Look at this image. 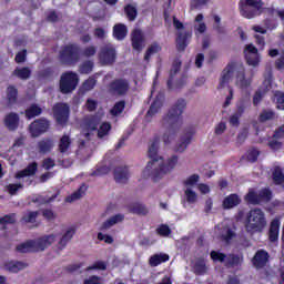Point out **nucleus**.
<instances>
[{
    "mask_svg": "<svg viewBox=\"0 0 284 284\" xmlns=\"http://www.w3.org/2000/svg\"><path fill=\"white\" fill-rule=\"evenodd\" d=\"M244 227L248 234H261L267 227V219L263 210L255 207L246 213Z\"/></svg>",
    "mask_w": 284,
    "mask_h": 284,
    "instance_id": "1",
    "label": "nucleus"
},
{
    "mask_svg": "<svg viewBox=\"0 0 284 284\" xmlns=\"http://www.w3.org/2000/svg\"><path fill=\"white\" fill-rule=\"evenodd\" d=\"M185 110V100H179L178 103L169 111V114L164 115L161 120L162 128H181L183 121L181 114Z\"/></svg>",
    "mask_w": 284,
    "mask_h": 284,
    "instance_id": "2",
    "label": "nucleus"
},
{
    "mask_svg": "<svg viewBox=\"0 0 284 284\" xmlns=\"http://www.w3.org/2000/svg\"><path fill=\"white\" fill-rule=\"evenodd\" d=\"M240 14L244 19H254L263 12V1L261 0H241L239 2Z\"/></svg>",
    "mask_w": 284,
    "mask_h": 284,
    "instance_id": "3",
    "label": "nucleus"
},
{
    "mask_svg": "<svg viewBox=\"0 0 284 284\" xmlns=\"http://www.w3.org/2000/svg\"><path fill=\"white\" fill-rule=\"evenodd\" d=\"M59 59L64 65H72L81 59V48L77 43L65 44L59 52Z\"/></svg>",
    "mask_w": 284,
    "mask_h": 284,
    "instance_id": "4",
    "label": "nucleus"
},
{
    "mask_svg": "<svg viewBox=\"0 0 284 284\" xmlns=\"http://www.w3.org/2000/svg\"><path fill=\"white\" fill-rule=\"evenodd\" d=\"M77 85H79V75L77 73H64L60 78V92L62 94H70L77 90Z\"/></svg>",
    "mask_w": 284,
    "mask_h": 284,
    "instance_id": "5",
    "label": "nucleus"
},
{
    "mask_svg": "<svg viewBox=\"0 0 284 284\" xmlns=\"http://www.w3.org/2000/svg\"><path fill=\"white\" fill-rule=\"evenodd\" d=\"M158 164L160 169L156 172V176H162V179H164L172 172V170H174V168H176V165H179V155H172L166 161H163V158H160Z\"/></svg>",
    "mask_w": 284,
    "mask_h": 284,
    "instance_id": "6",
    "label": "nucleus"
},
{
    "mask_svg": "<svg viewBox=\"0 0 284 284\" xmlns=\"http://www.w3.org/2000/svg\"><path fill=\"white\" fill-rule=\"evenodd\" d=\"M272 192L267 189L262 190L258 194L254 190H250L245 195L246 203L251 205H258V203H265L271 201Z\"/></svg>",
    "mask_w": 284,
    "mask_h": 284,
    "instance_id": "7",
    "label": "nucleus"
},
{
    "mask_svg": "<svg viewBox=\"0 0 284 284\" xmlns=\"http://www.w3.org/2000/svg\"><path fill=\"white\" fill-rule=\"evenodd\" d=\"M100 63L102 65H112L116 61V49L112 44H104L99 52Z\"/></svg>",
    "mask_w": 284,
    "mask_h": 284,
    "instance_id": "8",
    "label": "nucleus"
},
{
    "mask_svg": "<svg viewBox=\"0 0 284 284\" xmlns=\"http://www.w3.org/2000/svg\"><path fill=\"white\" fill-rule=\"evenodd\" d=\"M50 130V122L45 119H38L29 125V132L33 139Z\"/></svg>",
    "mask_w": 284,
    "mask_h": 284,
    "instance_id": "9",
    "label": "nucleus"
},
{
    "mask_svg": "<svg viewBox=\"0 0 284 284\" xmlns=\"http://www.w3.org/2000/svg\"><path fill=\"white\" fill-rule=\"evenodd\" d=\"M53 115L60 125H64L70 119V106L65 103L55 104L53 106Z\"/></svg>",
    "mask_w": 284,
    "mask_h": 284,
    "instance_id": "10",
    "label": "nucleus"
},
{
    "mask_svg": "<svg viewBox=\"0 0 284 284\" xmlns=\"http://www.w3.org/2000/svg\"><path fill=\"white\" fill-rule=\"evenodd\" d=\"M244 55L246 59V63L252 65L253 68H257L258 63H261V58L258 57V49L254 47V44H246L244 47Z\"/></svg>",
    "mask_w": 284,
    "mask_h": 284,
    "instance_id": "11",
    "label": "nucleus"
},
{
    "mask_svg": "<svg viewBox=\"0 0 284 284\" xmlns=\"http://www.w3.org/2000/svg\"><path fill=\"white\" fill-rule=\"evenodd\" d=\"M159 161L158 160H151L148 162L146 166L142 171V179H150V176L153 179V181H161L163 176H156V172H159Z\"/></svg>",
    "mask_w": 284,
    "mask_h": 284,
    "instance_id": "12",
    "label": "nucleus"
},
{
    "mask_svg": "<svg viewBox=\"0 0 284 284\" xmlns=\"http://www.w3.org/2000/svg\"><path fill=\"white\" fill-rule=\"evenodd\" d=\"M99 123H101V115L87 116L83 122L84 136L88 138V136H90L91 132H95L97 128H99Z\"/></svg>",
    "mask_w": 284,
    "mask_h": 284,
    "instance_id": "13",
    "label": "nucleus"
},
{
    "mask_svg": "<svg viewBox=\"0 0 284 284\" xmlns=\"http://www.w3.org/2000/svg\"><path fill=\"white\" fill-rule=\"evenodd\" d=\"M21 121V118L14 112L7 113L3 118V125L7 128V130H10V132H17L19 130V122Z\"/></svg>",
    "mask_w": 284,
    "mask_h": 284,
    "instance_id": "14",
    "label": "nucleus"
},
{
    "mask_svg": "<svg viewBox=\"0 0 284 284\" xmlns=\"http://www.w3.org/2000/svg\"><path fill=\"white\" fill-rule=\"evenodd\" d=\"M58 239H59V233H51L40 237L39 240L36 241L38 245V252H43V250H45L47 247H50V245L55 243Z\"/></svg>",
    "mask_w": 284,
    "mask_h": 284,
    "instance_id": "15",
    "label": "nucleus"
},
{
    "mask_svg": "<svg viewBox=\"0 0 284 284\" xmlns=\"http://www.w3.org/2000/svg\"><path fill=\"white\" fill-rule=\"evenodd\" d=\"M267 261H270V254H267V251L260 250L253 257V265L257 270H261V267H265V265H267Z\"/></svg>",
    "mask_w": 284,
    "mask_h": 284,
    "instance_id": "16",
    "label": "nucleus"
},
{
    "mask_svg": "<svg viewBox=\"0 0 284 284\" xmlns=\"http://www.w3.org/2000/svg\"><path fill=\"white\" fill-rule=\"evenodd\" d=\"M236 85L241 89L250 88L252 85V72H239L236 73Z\"/></svg>",
    "mask_w": 284,
    "mask_h": 284,
    "instance_id": "17",
    "label": "nucleus"
},
{
    "mask_svg": "<svg viewBox=\"0 0 284 284\" xmlns=\"http://www.w3.org/2000/svg\"><path fill=\"white\" fill-rule=\"evenodd\" d=\"M74 234H77V227L70 226L69 229H67V231L58 242V250H64L65 245H68V243H70V241H72V239L74 237Z\"/></svg>",
    "mask_w": 284,
    "mask_h": 284,
    "instance_id": "18",
    "label": "nucleus"
},
{
    "mask_svg": "<svg viewBox=\"0 0 284 284\" xmlns=\"http://www.w3.org/2000/svg\"><path fill=\"white\" fill-rule=\"evenodd\" d=\"M26 267H28V263L26 262L9 261L3 264V270L11 274H17L21 272V270H26Z\"/></svg>",
    "mask_w": 284,
    "mask_h": 284,
    "instance_id": "19",
    "label": "nucleus"
},
{
    "mask_svg": "<svg viewBox=\"0 0 284 284\" xmlns=\"http://www.w3.org/2000/svg\"><path fill=\"white\" fill-rule=\"evenodd\" d=\"M39 170L37 162L30 163L24 170L16 173V179H26L27 176H34Z\"/></svg>",
    "mask_w": 284,
    "mask_h": 284,
    "instance_id": "20",
    "label": "nucleus"
},
{
    "mask_svg": "<svg viewBox=\"0 0 284 284\" xmlns=\"http://www.w3.org/2000/svg\"><path fill=\"white\" fill-rule=\"evenodd\" d=\"M162 128L164 130H166L162 134V141H163L164 145H170V143H172V141H174V139H176V132H179V128L163 126V125H162Z\"/></svg>",
    "mask_w": 284,
    "mask_h": 284,
    "instance_id": "21",
    "label": "nucleus"
},
{
    "mask_svg": "<svg viewBox=\"0 0 284 284\" xmlns=\"http://www.w3.org/2000/svg\"><path fill=\"white\" fill-rule=\"evenodd\" d=\"M128 81L125 80H115L111 83L110 90L113 94H125L128 92Z\"/></svg>",
    "mask_w": 284,
    "mask_h": 284,
    "instance_id": "22",
    "label": "nucleus"
},
{
    "mask_svg": "<svg viewBox=\"0 0 284 284\" xmlns=\"http://www.w3.org/2000/svg\"><path fill=\"white\" fill-rule=\"evenodd\" d=\"M125 219V215L119 213L115 214L113 216H111L110 219H108L102 225H101V230H110V227H114V225H119V223H123Z\"/></svg>",
    "mask_w": 284,
    "mask_h": 284,
    "instance_id": "23",
    "label": "nucleus"
},
{
    "mask_svg": "<svg viewBox=\"0 0 284 284\" xmlns=\"http://www.w3.org/2000/svg\"><path fill=\"white\" fill-rule=\"evenodd\" d=\"M241 204V197L236 194H231L226 196L222 203L223 210H232L233 207H236V205Z\"/></svg>",
    "mask_w": 284,
    "mask_h": 284,
    "instance_id": "24",
    "label": "nucleus"
},
{
    "mask_svg": "<svg viewBox=\"0 0 284 284\" xmlns=\"http://www.w3.org/2000/svg\"><path fill=\"white\" fill-rule=\"evenodd\" d=\"M132 45L134 50H143V32L139 29L132 32Z\"/></svg>",
    "mask_w": 284,
    "mask_h": 284,
    "instance_id": "25",
    "label": "nucleus"
},
{
    "mask_svg": "<svg viewBox=\"0 0 284 284\" xmlns=\"http://www.w3.org/2000/svg\"><path fill=\"white\" fill-rule=\"evenodd\" d=\"M192 37L191 33L189 32H178V38H176V48L180 52H183L185 48H187V39Z\"/></svg>",
    "mask_w": 284,
    "mask_h": 284,
    "instance_id": "26",
    "label": "nucleus"
},
{
    "mask_svg": "<svg viewBox=\"0 0 284 284\" xmlns=\"http://www.w3.org/2000/svg\"><path fill=\"white\" fill-rule=\"evenodd\" d=\"M17 251L22 254H27V252H39V246L37 245V241H28L17 246Z\"/></svg>",
    "mask_w": 284,
    "mask_h": 284,
    "instance_id": "27",
    "label": "nucleus"
},
{
    "mask_svg": "<svg viewBox=\"0 0 284 284\" xmlns=\"http://www.w3.org/2000/svg\"><path fill=\"white\" fill-rule=\"evenodd\" d=\"M181 77L179 73L173 72L170 74L169 80H168V85L170 90H174L176 88H181V85H185V80H179Z\"/></svg>",
    "mask_w": 284,
    "mask_h": 284,
    "instance_id": "28",
    "label": "nucleus"
},
{
    "mask_svg": "<svg viewBox=\"0 0 284 284\" xmlns=\"http://www.w3.org/2000/svg\"><path fill=\"white\" fill-rule=\"evenodd\" d=\"M113 37L118 41H123V39H125V37H128V27L125 24H121V23L115 24L113 27Z\"/></svg>",
    "mask_w": 284,
    "mask_h": 284,
    "instance_id": "29",
    "label": "nucleus"
},
{
    "mask_svg": "<svg viewBox=\"0 0 284 284\" xmlns=\"http://www.w3.org/2000/svg\"><path fill=\"white\" fill-rule=\"evenodd\" d=\"M244 112H245V105L244 104H240L236 108L235 112L230 118L231 125H234L235 128H237V125L241 123L240 120L243 116Z\"/></svg>",
    "mask_w": 284,
    "mask_h": 284,
    "instance_id": "30",
    "label": "nucleus"
},
{
    "mask_svg": "<svg viewBox=\"0 0 284 284\" xmlns=\"http://www.w3.org/2000/svg\"><path fill=\"white\" fill-rule=\"evenodd\" d=\"M166 261H170V255L160 253L152 255L149 260V264L151 267H156L158 265H161V263H166Z\"/></svg>",
    "mask_w": 284,
    "mask_h": 284,
    "instance_id": "31",
    "label": "nucleus"
},
{
    "mask_svg": "<svg viewBox=\"0 0 284 284\" xmlns=\"http://www.w3.org/2000/svg\"><path fill=\"white\" fill-rule=\"evenodd\" d=\"M130 179V172L126 168H118L114 172V180L116 183H125Z\"/></svg>",
    "mask_w": 284,
    "mask_h": 284,
    "instance_id": "32",
    "label": "nucleus"
},
{
    "mask_svg": "<svg viewBox=\"0 0 284 284\" xmlns=\"http://www.w3.org/2000/svg\"><path fill=\"white\" fill-rule=\"evenodd\" d=\"M85 192H88V186L81 185L78 191H75L74 193L65 197V202L74 203V201H79V199H83V196H85Z\"/></svg>",
    "mask_w": 284,
    "mask_h": 284,
    "instance_id": "33",
    "label": "nucleus"
},
{
    "mask_svg": "<svg viewBox=\"0 0 284 284\" xmlns=\"http://www.w3.org/2000/svg\"><path fill=\"white\" fill-rule=\"evenodd\" d=\"M184 201L190 205H194L199 201V193L194 189L184 187Z\"/></svg>",
    "mask_w": 284,
    "mask_h": 284,
    "instance_id": "34",
    "label": "nucleus"
},
{
    "mask_svg": "<svg viewBox=\"0 0 284 284\" xmlns=\"http://www.w3.org/2000/svg\"><path fill=\"white\" fill-rule=\"evenodd\" d=\"M281 230V222L278 220H273L270 227V241H278V232Z\"/></svg>",
    "mask_w": 284,
    "mask_h": 284,
    "instance_id": "35",
    "label": "nucleus"
},
{
    "mask_svg": "<svg viewBox=\"0 0 284 284\" xmlns=\"http://www.w3.org/2000/svg\"><path fill=\"white\" fill-rule=\"evenodd\" d=\"M257 119L260 123H267V121H274V119H276V112L272 111L271 109H264L261 111Z\"/></svg>",
    "mask_w": 284,
    "mask_h": 284,
    "instance_id": "36",
    "label": "nucleus"
},
{
    "mask_svg": "<svg viewBox=\"0 0 284 284\" xmlns=\"http://www.w3.org/2000/svg\"><path fill=\"white\" fill-rule=\"evenodd\" d=\"M148 156L152 159V161H159L162 159L159 156V142L158 140H154L151 145L149 146Z\"/></svg>",
    "mask_w": 284,
    "mask_h": 284,
    "instance_id": "37",
    "label": "nucleus"
},
{
    "mask_svg": "<svg viewBox=\"0 0 284 284\" xmlns=\"http://www.w3.org/2000/svg\"><path fill=\"white\" fill-rule=\"evenodd\" d=\"M39 151L43 154L50 152L52 148H54V140L52 139H44L38 143Z\"/></svg>",
    "mask_w": 284,
    "mask_h": 284,
    "instance_id": "38",
    "label": "nucleus"
},
{
    "mask_svg": "<svg viewBox=\"0 0 284 284\" xmlns=\"http://www.w3.org/2000/svg\"><path fill=\"white\" fill-rule=\"evenodd\" d=\"M124 13L126 14V18L129 19V21H136V17L139 14V11L136 10V6L126 4L124 7Z\"/></svg>",
    "mask_w": 284,
    "mask_h": 284,
    "instance_id": "39",
    "label": "nucleus"
},
{
    "mask_svg": "<svg viewBox=\"0 0 284 284\" xmlns=\"http://www.w3.org/2000/svg\"><path fill=\"white\" fill-rule=\"evenodd\" d=\"M163 108V98H156L155 101L151 104L148 115L154 116V114H158L159 110Z\"/></svg>",
    "mask_w": 284,
    "mask_h": 284,
    "instance_id": "40",
    "label": "nucleus"
},
{
    "mask_svg": "<svg viewBox=\"0 0 284 284\" xmlns=\"http://www.w3.org/2000/svg\"><path fill=\"white\" fill-rule=\"evenodd\" d=\"M194 29L200 32V34H203V32H205V30H207V27L205 26V22H203V14L199 13L195 17V24H194Z\"/></svg>",
    "mask_w": 284,
    "mask_h": 284,
    "instance_id": "41",
    "label": "nucleus"
},
{
    "mask_svg": "<svg viewBox=\"0 0 284 284\" xmlns=\"http://www.w3.org/2000/svg\"><path fill=\"white\" fill-rule=\"evenodd\" d=\"M243 263V256L241 255H229L226 257V265L230 267H239Z\"/></svg>",
    "mask_w": 284,
    "mask_h": 284,
    "instance_id": "42",
    "label": "nucleus"
},
{
    "mask_svg": "<svg viewBox=\"0 0 284 284\" xmlns=\"http://www.w3.org/2000/svg\"><path fill=\"white\" fill-rule=\"evenodd\" d=\"M41 112V108L37 104H33L26 110V116L27 119H34V116H39Z\"/></svg>",
    "mask_w": 284,
    "mask_h": 284,
    "instance_id": "43",
    "label": "nucleus"
},
{
    "mask_svg": "<svg viewBox=\"0 0 284 284\" xmlns=\"http://www.w3.org/2000/svg\"><path fill=\"white\" fill-rule=\"evenodd\" d=\"M70 145H72V140H70V136L63 135L59 142L60 152L62 153L68 152V150L70 149Z\"/></svg>",
    "mask_w": 284,
    "mask_h": 284,
    "instance_id": "44",
    "label": "nucleus"
},
{
    "mask_svg": "<svg viewBox=\"0 0 284 284\" xmlns=\"http://www.w3.org/2000/svg\"><path fill=\"white\" fill-rule=\"evenodd\" d=\"M199 174H192L183 181L184 187L194 189V185L199 183Z\"/></svg>",
    "mask_w": 284,
    "mask_h": 284,
    "instance_id": "45",
    "label": "nucleus"
},
{
    "mask_svg": "<svg viewBox=\"0 0 284 284\" xmlns=\"http://www.w3.org/2000/svg\"><path fill=\"white\" fill-rule=\"evenodd\" d=\"M110 130H112V125H110V123H102L98 130V138L103 139V136H108V134H110Z\"/></svg>",
    "mask_w": 284,
    "mask_h": 284,
    "instance_id": "46",
    "label": "nucleus"
},
{
    "mask_svg": "<svg viewBox=\"0 0 284 284\" xmlns=\"http://www.w3.org/2000/svg\"><path fill=\"white\" fill-rule=\"evenodd\" d=\"M273 181L276 185H281V183L284 181L283 170H281L278 166H276L273 171Z\"/></svg>",
    "mask_w": 284,
    "mask_h": 284,
    "instance_id": "47",
    "label": "nucleus"
},
{
    "mask_svg": "<svg viewBox=\"0 0 284 284\" xmlns=\"http://www.w3.org/2000/svg\"><path fill=\"white\" fill-rule=\"evenodd\" d=\"M159 50H161V45L159 43L155 42L151 44L146 50V53L144 55V61H150V57H152V54H156Z\"/></svg>",
    "mask_w": 284,
    "mask_h": 284,
    "instance_id": "48",
    "label": "nucleus"
},
{
    "mask_svg": "<svg viewBox=\"0 0 284 284\" xmlns=\"http://www.w3.org/2000/svg\"><path fill=\"white\" fill-rule=\"evenodd\" d=\"M243 70V63L242 62H230L225 69L224 72H241Z\"/></svg>",
    "mask_w": 284,
    "mask_h": 284,
    "instance_id": "49",
    "label": "nucleus"
},
{
    "mask_svg": "<svg viewBox=\"0 0 284 284\" xmlns=\"http://www.w3.org/2000/svg\"><path fill=\"white\" fill-rule=\"evenodd\" d=\"M18 94L19 93L14 87H9L7 89V99H8L9 103H16Z\"/></svg>",
    "mask_w": 284,
    "mask_h": 284,
    "instance_id": "50",
    "label": "nucleus"
},
{
    "mask_svg": "<svg viewBox=\"0 0 284 284\" xmlns=\"http://www.w3.org/2000/svg\"><path fill=\"white\" fill-rule=\"evenodd\" d=\"M131 212H133V214H140V216H145V214H148V209L143 204H133Z\"/></svg>",
    "mask_w": 284,
    "mask_h": 284,
    "instance_id": "51",
    "label": "nucleus"
},
{
    "mask_svg": "<svg viewBox=\"0 0 284 284\" xmlns=\"http://www.w3.org/2000/svg\"><path fill=\"white\" fill-rule=\"evenodd\" d=\"M123 110H125V102L120 101L114 104V106L111 109L110 112H111L112 116H119V114H121V112H123Z\"/></svg>",
    "mask_w": 284,
    "mask_h": 284,
    "instance_id": "52",
    "label": "nucleus"
},
{
    "mask_svg": "<svg viewBox=\"0 0 284 284\" xmlns=\"http://www.w3.org/2000/svg\"><path fill=\"white\" fill-rule=\"evenodd\" d=\"M156 234L168 237L170 234H172V230L166 224H162L156 229Z\"/></svg>",
    "mask_w": 284,
    "mask_h": 284,
    "instance_id": "53",
    "label": "nucleus"
},
{
    "mask_svg": "<svg viewBox=\"0 0 284 284\" xmlns=\"http://www.w3.org/2000/svg\"><path fill=\"white\" fill-rule=\"evenodd\" d=\"M37 216H39V212H27L22 216V221L24 223H34V221H37Z\"/></svg>",
    "mask_w": 284,
    "mask_h": 284,
    "instance_id": "54",
    "label": "nucleus"
},
{
    "mask_svg": "<svg viewBox=\"0 0 284 284\" xmlns=\"http://www.w3.org/2000/svg\"><path fill=\"white\" fill-rule=\"evenodd\" d=\"M211 258L212 261H214L215 263H224L226 256L225 254L217 252V251H212L211 252Z\"/></svg>",
    "mask_w": 284,
    "mask_h": 284,
    "instance_id": "55",
    "label": "nucleus"
},
{
    "mask_svg": "<svg viewBox=\"0 0 284 284\" xmlns=\"http://www.w3.org/2000/svg\"><path fill=\"white\" fill-rule=\"evenodd\" d=\"M258 154H261L258 152L257 149H250L247 152H246V159L247 161H250L251 163H254V161H256L258 159Z\"/></svg>",
    "mask_w": 284,
    "mask_h": 284,
    "instance_id": "56",
    "label": "nucleus"
},
{
    "mask_svg": "<svg viewBox=\"0 0 284 284\" xmlns=\"http://www.w3.org/2000/svg\"><path fill=\"white\" fill-rule=\"evenodd\" d=\"M1 225H12V223H17V217L14 214L6 215L0 220Z\"/></svg>",
    "mask_w": 284,
    "mask_h": 284,
    "instance_id": "57",
    "label": "nucleus"
},
{
    "mask_svg": "<svg viewBox=\"0 0 284 284\" xmlns=\"http://www.w3.org/2000/svg\"><path fill=\"white\" fill-rule=\"evenodd\" d=\"M98 241H103L108 245H112L114 243V237H112L111 235L105 234V233H99Z\"/></svg>",
    "mask_w": 284,
    "mask_h": 284,
    "instance_id": "58",
    "label": "nucleus"
},
{
    "mask_svg": "<svg viewBox=\"0 0 284 284\" xmlns=\"http://www.w3.org/2000/svg\"><path fill=\"white\" fill-rule=\"evenodd\" d=\"M194 270L196 274H205V272H207V266H205V262L200 261L194 265Z\"/></svg>",
    "mask_w": 284,
    "mask_h": 284,
    "instance_id": "59",
    "label": "nucleus"
},
{
    "mask_svg": "<svg viewBox=\"0 0 284 284\" xmlns=\"http://www.w3.org/2000/svg\"><path fill=\"white\" fill-rule=\"evenodd\" d=\"M263 88H264V90H262L263 92H267L272 89V73H267L265 75V80L263 82Z\"/></svg>",
    "mask_w": 284,
    "mask_h": 284,
    "instance_id": "60",
    "label": "nucleus"
},
{
    "mask_svg": "<svg viewBox=\"0 0 284 284\" xmlns=\"http://www.w3.org/2000/svg\"><path fill=\"white\" fill-rule=\"evenodd\" d=\"M207 3H210V0H191V7L195 10H200V8L207 6Z\"/></svg>",
    "mask_w": 284,
    "mask_h": 284,
    "instance_id": "61",
    "label": "nucleus"
},
{
    "mask_svg": "<svg viewBox=\"0 0 284 284\" xmlns=\"http://www.w3.org/2000/svg\"><path fill=\"white\" fill-rule=\"evenodd\" d=\"M82 54L84 57H94L97 54V47L89 45V47L84 48Z\"/></svg>",
    "mask_w": 284,
    "mask_h": 284,
    "instance_id": "62",
    "label": "nucleus"
},
{
    "mask_svg": "<svg viewBox=\"0 0 284 284\" xmlns=\"http://www.w3.org/2000/svg\"><path fill=\"white\" fill-rule=\"evenodd\" d=\"M276 70H284V51H282L281 57L275 61Z\"/></svg>",
    "mask_w": 284,
    "mask_h": 284,
    "instance_id": "63",
    "label": "nucleus"
},
{
    "mask_svg": "<svg viewBox=\"0 0 284 284\" xmlns=\"http://www.w3.org/2000/svg\"><path fill=\"white\" fill-rule=\"evenodd\" d=\"M84 284H103L99 276H91L84 281Z\"/></svg>",
    "mask_w": 284,
    "mask_h": 284,
    "instance_id": "64",
    "label": "nucleus"
}]
</instances>
